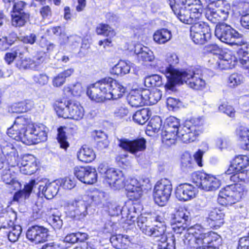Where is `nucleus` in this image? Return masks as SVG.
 <instances>
[{
    "instance_id": "1",
    "label": "nucleus",
    "mask_w": 249,
    "mask_h": 249,
    "mask_svg": "<svg viewBox=\"0 0 249 249\" xmlns=\"http://www.w3.org/2000/svg\"><path fill=\"white\" fill-rule=\"evenodd\" d=\"M126 88L114 78L106 76L89 85L86 93L89 98L96 103L116 100L122 97Z\"/></svg>"
},
{
    "instance_id": "2",
    "label": "nucleus",
    "mask_w": 249,
    "mask_h": 249,
    "mask_svg": "<svg viewBox=\"0 0 249 249\" xmlns=\"http://www.w3.org/2000/svg\"><path fill=\"white\" fill-rule=\"evenodd\" d=\"M205 130L203 120L200 117H192L187 119L179 132L163 128L161 132L163 142L170 146L176 143L178 138L183 142L188 143L196 141Z\"/></svg>"
},
{
    "instance_id": "3",
    "label": "nucleus",
    "mask_w": 249,
    "mask_h": 249,
    "mask_svg": "<svg viewBox=\"0 0 249 249\" xmlns=\"http://www.w3.org/2000/svg\"><path fill=\"white\" fill-rule=\"evenodd\" d=\"M170 7L178 19L185 24H191L202 16V4L200 0H169Z\"/></svg>"
},
{
    "instance_id": "4",
    "label": "nucleus",
    "mask_w": 249,
    "mask_h": 249,
    "mask_svg": "<svg viewBox=\"0 0 249 249\" xmlns=\"http://www.w3.org/2000/svg\"><path fill=\"white\" fill-rule=\"evenodd\" d=\"M52 107L58 118L77 121L82 120L85 115V110L81 103L67 97L54 100Z\"/></svg>"
},
{
    "instance_id": "5",
    "label": "nucleus",
    "mask_w": 249,
    "mask_h": 249,
    "mask_svg": "<svg viewBox=\"0 0 249 249\" xmlns=\"http://www.w3.org/2000/svg\"><path fill=\"white\" fill-rule=\"evenodd\" d=\"M142 210L140 204H134L127 209L126 221L128 225H131L137 222L138 226L141 231L146 235L153 237H160L164 233V227L155 225L154 227L148 226L145 223L147 221V217L141 214Z\"/></svg>"
},
{
    "instance_id": "6",
    "label": "nucleus",
    "mask_w": 249,
    "mask_h": 249,
    "mask_svg": "<svg viewBox=\"0 0 249 249\" xmlns=\"http://www.w3.org/2000/svg\"><path fill=\"white\" fill-rule=\"evenodd\" d=\"M203 70L199 66H189L182 69V73L175 82L177 85L186 83L189 87L195 90H201L206 87V82L203 78Z\"/></svg>"
},
{
    "instance_id": "7",
    "label": "nucleus",
    "mask_w": 249,
    "mask_h": 249,
    "mask_svg": "<svg viewBox=\"0 0 249 249\" xmlns=\"http://www.w3.org/2000/svg\"><path fill=\"white\" fill-rule=\"evenodd\" d=\"M175 236L181 239L184 244L188 248H191L195 245V242L204 232V229L199 225L189 227L186 223L182 224L176 223L172 227ZM171 235H172V234Z\"/></svg>"
},
{
    "instance_id": "8",
    "label": "nucleus",
    "mask_w": 249,
    "mask_h": 249,
    "mask_svg": "<svg viewBox=\"0 0 249 249\" xmlns=\"http://www.w3.org/2000/svg\"><path fill=\"white\" fill-rule=\"evenodd\" d=\"M247 190L239 184L228 185L219 191L217 197L218 203L228 207L240 201L247 195Z\"/></svg>"
},
{
    "instance_id": "9",
    "label": "nucleus",
    "mask_w": 249,
    "mask_h": 249,
    "mask_svg": "<svg viewBox=\"0 0 249 249\" xmlns=\"http://www.w3.org/2000/svg\"><path fill=\"white\" fill-rule=\"evenodd\" d=\"M27 3L23 0L14 2L10 12L11 24L15 28L19 29L25 26L31 19V14L26 11Z\"/></svg>"
},
{
    "instance_id": "10",
    "label": "nucleus",
    "mask_w": 249,
    "mask_h": 249,
    "mask_svg": "<svg viewBox=\"0 0 249 249\" xmlns=\"http://www.w3.org/2000/svg\"><path fill=\"white\" fill-rule=\"evenodd\" d=\"M165 61L167 65L165 69L161 71L167 78L165 88L168 90H173L175 88V82L182 73V69L179 70L175 68V65L179 62L177 55L175 53L167 55Z\"/></svg>"
},
{
    "instance_id": "11",
    "label": "nucleus",
    "mask_w": 249,
    "mask_h": 249,
    "mask_svg": "<svg viewBox=\"0 0 249 249\" xmlns=\"http://www.w3.org/2000/svg\"><path fill=\"white\" fill-rule=\"evenodd\" d=\"M191 179L198 187L207 191L216 190L221 185L220 181L215 177L203 171L193 172Z\"/></svg>"
},
{
    "instance_id": "12",
    "label": "nucleus",
    "mask_w": 249,
    "mask_h": 249,
    "mask_svg": "<svg viewBox=\"0 0 249 249\" xmlns=\"http://www.w3.org/2000/svg\"><path fill=\"white\" fill-rule=\"evenodd\" d=\"M198 20L190 24V36L196 44L202 45L210 38L211 31L207 23Z\"/></svg>"
},
{
    "instance_id": "13",
    "label": "nucleus",
    "mask_w": 249,
    "mask_h": 249,
    "mask_svg": "<svg viewBox=\"0 0 249 249\" xmlns=\"http://www.w3.org/2000/svg\"><path fill=\"white\" fill-rule=\"evenodd\" d=\"M172 191L171 184L166 179L158 181L155 185L153 197L155 203L160 206H165L168 201Z\"/></svg>"
},
{
    "instance_id": "14",
    "label": "nucleus",
    "mask_w": 249,
    "mask_h": 249,
    "mask_svg": "<svg viewBox=\"0 0 249 249\" xmlns=\"http://www.w3.org/2000/svg\"><path fill=\"white\" fill-rule=\"evenodd\" d=\"M47 127L42 124L34 123L24 137L25 143L36 144L47 141Z\"/></svg>"
},
{
    "instance_id": "15",
    "label": "nucleus",
    "mask_w": 249,
    "mask_h": 249,
    "mask_svg": "<svg viewBox=\"0 0 249 249\" xmlns=\"http://www.w3.org/2000/svg\"><path fill=\"white\" fill-rule=\"evenodd\" d=\"M221 245L220 236L217 233L210 231L205 232L197 239L194 247L195 249H219Z\"/></svg>"
},
{
    "instance_id": "16",
    "label": "nucleus",
    "mask_w": 249,
    "mask_h": 249,
    "mask_svg": "<svg viewBox=\"0 0 249 249\" xmlns=\"http://www.w3.org/2000/svg\"><path fill=\"white\" fill-rule=\"evenodd\" d=\"M208 64L214 70L231 69L234 65V56L230 52H222L210 57Z\"/></svg>"
},
{
    "instance_id": "17",
    "label": "nucleus",
    "mask_w": 249,
    "mask_h": 249,
    "mask_svg": "<svg viewBox=\"0 0 249 249\" xmlns=\"http://www.w3.org/2000/svg\"><path fill=\"white\" fill-rule=\"evenodd\" d=\"M214 34L221 41L228 44H233L234 40L240 37V34L237 31L224 23L216 25Z\"/></svg>"
},
{
    "instance_id": "18",
    "label": "nucleus",
    "mask_w": 249,
    "mask_h": 249,
    "mask_svg": "<svg viewBox=\"0 0 249 249\" xmlns=\"http://www.w3.org/2000/svg\"><path fill=\"white\" fill-rule=\"evenodd\" d=\"M118 146L125 151L135 155L146 149V141L143 137L132 140L123 138L119 140Z\"/></svg>"
},
{
    "instance_id": "19",
    "label": "nucleus",
    "mask_w": 249,
    "mask_h": 249,
    "mask_svg": "<svg viewBox=\"0 0 249 249\" xmlns=\"http://www.w3.org/2000/svg\"><path fill=\"white\" fill-rule=\"evenodd\" d=\"M231 10V5L222 0H218L216 3V8L211 11L210 20L213 23L220 24L226 20Z\"/></svg>"
},
{
    "instance_id": "20",
    "label": "nucleus",
    "mask_w": 249,
    "mask_h": 249,
    "mask_svg": "<svg viewBox=\"0 0 249 249\" xmlns=\"http://www.w3.org/2000/svg\"><path fill=\"white\" fill-rule=\"evenodd\" d=\"M26 236L28 240L35 244L43 243L47 240L48 230L43 226L34 225L28 229Z\"/></svg>"
},
{
    "instance_id": "21",
    "label": "nucleus",
    "mask_w": 249,
    "mask_h": 249,
    "mask_svg": "<svg viewBox=\"0 0 249 249\" xmlns=\"http://www.w3.org/2000/svg\"><path fill=\"white\" fill-rule=\"evenodd\" d=\"M197 194V188L187 183L179 184L175 191L176 197L179 200L184 201L195 197Z\"/></svg>"
},
{
    "instance_id": "22",
    "label": "nucleus",
    "mask_w": 249,
    "mask_h": 249,
    "mask_svg": "<svg viewBox=\"0 0 249 249\" xmlns=\"http://www.w3.org/2000/svg\"><path fill=\"white\" fill-rule=\"evenodd\" d=\"M225 213L219 208L211 209L207 217V221L210 228L213 229L219 228L224 223Z\"/></svg>"
},
{
    "instance_id": "23",
    "label": "nucleus",
    "mask_w": 249,
    "mask_h": 249,
    "mask_svg": "<svg viewBox=\"0 0 249 249\" xmlns=\"http://www.w3.org/2000/svg\"><path fill=\"white\" fill-rule=\"evenodd\" d=\"M60 184L54 180L52 182L46 183L45 185H39L38 190L39 192L47 199H51L55 196L59 189Z\"/></svg>"
},
{
    "instance_id": "24",
    "label": "nucleus",
    "mask_w": 249,
    "mask_h": 249,
    "mask_svg": "<svg viewBox=\"0 0 249 249\" xmlns=\"http://www.w3.org/2000/svg\"><path fill=\"white\" fill-rule=\"evenodd\" d=\"M110 241L116 249H128L131 244V240L127 235L116 234L112 235Z\"/></svg>"
},
{
    "instance_id": "25",
    "label": "nucleus",
    "mask_w": 249,
    "mask_h": 249,
    "mask_svg": "<svg viewBox=\"0 0 249 249\" xmlns=\"http://www.w3.org/2000/svg\"><path fill=\"white\" fill-rule=\"evenodd\" d=\"M77 156L79 161L88 163L91 162L95 159L96 154L92 148L84 145L79 149Z\"/></svg>"
},
{
    "instance_id": "26",
    "label": "nucleus",
    "mask_w": 249,
    "mask_h": 249,
    "mask_svg": "<svg viewBox=\"0 0 249 249\" xmlns=\"http://www.w3.org/2000/svg\"><path fill=\"white\" fill-rule=\"evenodd\" d=\"M143 96L145 105L156 104L161 98V91L157 89H143Z\"/></svg>"
},
{
    "instance_id": "27",
    "label": "nucleus",
    "mask_w": 249,
    "mask_h": 249,
    "mask_svg": "<svg viewBox=\"0 0 249 249\" xmlns=\"http://www.w3.org/2000/svg\"><path fill=\"white\" fill-rule=\"evenodd\" d=\"M17 218V213L12 210H9L0 215V229L7 228L15 225Z\"/></svg>"
},
{
    "instance_id": "28",
    "label": "nucleus",
    "mask_w": 249,
    "mask_h": 249,
    "mask_svg": "<svg viewBox=\"0 0 249 249\" xmlns=\"http://www.w3.org/2000/svg\"><path fill=\"white\" fill-rule=\"evenodd\" d=\"M1 179L5 184L8 185V188L11 191L18 190L21 187L20 183L13 177L9 168H5L2 171Z\"/></svg>"
},
{
    "instance_id": "29",
    "label": "nucleus",
    "mask_w": 249,
    "mask_h": 249,
    "mask_svg": "<svg viewBox=\"0 0 249 249\" xmlns=\"http://www.w3.org/2000/svg\"><path fill=\"white\" fill-rule=\"evenodd\" d=\"M128 102L131 106L135 107L145 106L143 96V89H136L132 91L129 97Z\"/></svg>"
},
{
    "instance_id": "30",
    "label": "nucleus",
    "mask_w": 249,
    "mask_h": 249,
    "mask_svg": "<svg viewBox=\"0 0 249 249\" xmlns=\"http://www.w3.org/2000/svg\"><path fill=\"white\" fill-rule=\"evenodd\" d=\"M172 37L171 32L166 28L157 30L153 34V40L158 44H163L169 41Z\"/></svg>"
},
{
    "instance_id": "31",
    "label": "nucleus",
    "mask_w": 249,
    "mask_h": 249,
    "mask_svg": "<svg viewBox=\"0 0 249 249\" xmlns=\"http://www.w3.org/2000/svg\"><path fill=\"white\" fill-rule=\"evenodd\" d=\"M33 123L34 122L32 121L30 117H28L25 115H21L15 118L13 124L22 130L24 137Z\"/></svg>"
},
{
    "instance_id": "32",
    "label": "nucleus",
    "mask_w": 249,
    "mask_h": 249,
    "mask_svg": "<svg viewBox=\"0 0 249 249\" xmlns=\"http://www.w3.org/2000/svg\"><path fill=\"white\" fill-rule=\"evenodd\" d=\"M232 163L238 172L247 173L248 170L247 168L249 166V155L236 156L232 160Z\"/></svg>"
},
{
    "instance_id": "33",
    "label": "nucleus",
    "mask_w": 249,
    "mask_h": 249,
    "mask_svg": "<svg viewBox=\"0 0 249 249\" xmlns=\"http://www.w3.org/2000/svg\"><path fill=\"white\" fill-rule=\"evenodd\" d=\"M126 195L131 201H138L142 197L143 194L142 188L131 184H127L126 188Z\"/></svg>"
},
{
    "instance_id": "34",
    "label": "nucleus",
    "mask_w": 249,
    "mask_h": 249,
    "mask_svg": "<svg viewBox=\"0 0 249 249\" xmlns=\"http://www.w3.org/2000/svg\"><path fill=\"white\" fill-rule=\"evenodd\" d=\"M151 111L148 108H143L136 111L133 115V120L136 123L142 125L150 118Z\"/></svg>"
},
{
    "instance_id": "35",
    "label": "nucleus",
    "mask_w": 249,
    "mask_h": 249,
    "mask_svg": "<svg viewBox=\"0 0 249 249\" xmlns=\"http://www.w3.org/2000/svg\"><path fill=\"white\" fill-rule=\"evenodd\" d=\"M162 121L160 117L156 116L152 117L149 121L146 129V133L149 136L153 133H158L160 129Z\"/></svg>"
},
{
    "instance_id": "36",
    "label": "nucleus",
    "mask_w": 249,
    "mask_h": 249,
    "mask_svg": "<svg viewBox=\"0 0 249 249\" xmlns=\"http://www.w3.org/2000/svg\"><path fill=\"white\" fill-rule=\"evenodd\" d=\"M95 32L98 36L114 37L116 35V33L114 29L109 24L103 22L99 23L96 26Z\"/></svg>"
},
{
    "instance_id": "37",
    "label": "nucleus",
    "mask_w": 249,
    "mask_h": 249,
    "mask_svg": "<svg viewBox=\"0 0 249 249\" xmlns=\"http://www.w3.org/2000/svg\"><path fill=\"white\" fill-rule=\"evenodd\" d=\"M130 65L124 60H120L117 64L114 66L111 71L112 75L122 76L129 72Z\"/></svg>"
},
{
    "instance_id": "38",
    "label": "nucleus",
    "mask_w": 249,
    "mask_h": 249,
    "mask_svg": "<svg viewBox=\"0 0 249 249\" xmlns=\"http://www.w3.org/2000/svg\"><path fill=\"white\" fill-rule=\"evenodd\" d=\"M73 72V69H68L59 73L52 80L53 86L56 88L62 86L65 83L66 78L70 77Z\"/></svg>"
},
{
    "instance_id": "39",
    "label": "nucleus",
    "mask_w": 249,
    "mask_h": 249,
    "mask_svg": "<svg viewBox=\"0 0 249 249\" xmlns=\"http://www.w3.org/2000/svg\"><path fill=\"white\" fill-rule=\"evenodd\" d=\"M120 174L114 168H108L105 173V181L109 185H119L116 183L120 179Z\"/></svg>"
},
{
    "instance_id": "40",
    "label": "nucleus",
    "mask_w": 249,
    "mask_h": 249,
    "mask_svg": "<svg viewBox=\"0 0 249 249\" xmlns=\"http://www.w3.org/2000/svg\"><path fill=\"white\" fill-rule=\"evenodd\" d=\"M144 84L148 88L155 89V87H159L162 85V78L160 75L156 74L147 75L144 78Z\"/></svg>"
},
{
    "instance_id": "41",
    "label": "nucleus",
    "mask_w": 249,
    "mask_h": 249,
    "mask_svg": "<svg viewBox=\"0 0 249 249\" xmlns=\"http://www.w3.org/2000/svg\"><path fill=\"white\" fill-rule=\"evenodd\" d=\"M238 54L240 63L249 71V44L241 48Z\"/></svg>"
},
{
    "instance_id": "42",
    "label": "nucleus",
    "mask_w": 249,
    "mask_h": 249,
    "mask_svg": "<svg viewBox=\"0 0 249 249\" xmlns=\"http://www.w3.org/2000/svg\"><path fill=\"white\" fill-rule=\"evenodd\" d=\"M7 134L8 136L12 139L18 141L22 142L25 143L24 141V137L23 136V132L20 129L18 128L15 124H13L7 130Z\"/></svg>"
},
{
    "instance_id": "43",
    "label": "nucleus",
    "mask_w": 249,
    "mask_h": 249,
    "mask_svg": "<svg viewBox=\"0 0 249 249\" xmlns=\"http://www.w3.org/2000/svg\"><path fill=\"white\" fill-rule=\"evenodd\" d=\"M193 159L190 154H184L181 158L180 168L185 173L192 171L194 168Z\"/></svg>"
},
{
    "instance_id": "44",
    "label": "nucleus",
    "mask_w": 249,
    "mask_h": 249,
    "mask_svg": "<svg viewBox=\"0 0 249 249\" xmlns=\"http://www.w3.org/2000/svg\"><path fill=\"white\" fill-rule=\"evenodd\" d=\"M36 164L33 161L22 160L20 167V172L24 175H31L36 172Z\"/></svg>"
},
{
    "instance_id": "45",
    "label": "nucleus",
    "mask_w": 249,
    "mask_h": 249,
    "mask_svg": "<svg viewBox=\"0 0 249 249\" xmlns=\"http://www.w3.org/2000/svg\"><path fill=\"white\" fill-rule=\"evenodd\" d=\"M6 229L8 230L6 232L9 240L13 243L18 241L22 232L21 227L15 224Z\"/></svg>"
},
{
    "instance_id": "46",
    "label": "nucleus",
    "mask_w": 249,
    "mask_h": 249,
    "mask_svg": "<svg viewBox=\"0 0 249 249\" xmlns=\"http://www.w3.org/2000/svg\"><path fill=\"white\" fill-rule=\"evenodd\" d=\"M32 105L30 101H22L15 103L12 106V112L16 113H22L30 110Z\"/></svg>"
},
{
    "instance_id": "47",
    "label": "nucleus",
    "mask_w": 249,
    "mask_h": 249,
    "mask_svg": "<svg viewBox=\"0 0 249 249\" xmlns=\"http://www.w3.org/2000/svg\"><path fill=\"white\" fill-rule=\"evenodd\" d=\"M92 137L97 146L100 148H106L107 146V137L102 131L94 130Z\"/></svg>"
},
{
    "instance_id": "48",
    "label": "nucleus",
    "mask_w": 249,
    "mask_h": 249,
    "mask_svg": "<svg viewBox=\"0 0 249 249\" xmlns=\"http://www.w3.org/2000/svg\"><path fill=\"white\" fill-rule=\"evenodd\" d=\"M23 47L21 45H17L14 47L11 52L5 53L4 60L8 65H11L15 61L18 55L21 54V51Z\"/></svg>"
},
{
    "instance_id": "49",
    "label": "nucleus",
    "mask_w": 249,
    "mask_h": 249,
    "mask_svg": "<svg viewBox=\"0 0 249 249\" xmlns=\"http://www.w3.org/2000/svg\"><path fill=\"white\" fill-rule=\"evenodd\" d=\"M68 136L64 127L60 126L57 128L56 139L61 149L66 150L70 146V143L67 140Z\"/></svg>"
},
{
    "instance_id": "50",
    "label": "nucleus",
    "mask_w": 249,
    "mask_h": 249,
    "mask_svg": "<svg viewBox=\"0 0 249 249\" xmlns=\"http://www.w3.org/2000/svg\"><path fill=\"white\" fill-rule=\"evenodd\" d=\"M16 67L20 70L30 69L33 66H35L34 60L29 57H19L16 61Z\"/></svg>"
},
{
    "instance_id": "51",
    "label": "nucleus",
    "mask_w": 249,
    "mask_h": 249,
    "mask_svg": "<svg viewBox=\"0 0 249 249\" xmlns=\"http://www.w3.org/2000/svg\"><path fill=\"white\" fill-rule=\"evenodd\" d=\"M180 126V120L174 116H170L166 119L165 125L163 128L167 129L169 132H171V130L179 132Z\"/></svg>"
},
{
    "instance_id": "52",
    "label": "nucleus",
    "mask_w": 249,
    "mask_h": 249,
    "mask_svg": "<svg viewBox=\"0 0 249 249\" xmlns=\"http://www.w3.org/2000/svg\"><path fill=\"white\" fill-rule=\"evenodd\" d=\"M97 178L98 174L96 169L89 166V167H88V171L86 173L82 182L88 184H92L97 182Z\"/></svg>"
},
{
    "instance_id": "53",
    "label": "nucleus",
    "mask_w": 249,
    "mask_h": 249,
    "mask_svg": "<svg viewBox=\"0 0 249 249\" xmlns=\"http://www.w3.org/2000/svg\"><path fill=\"white\" fill-rule=\"evenodd\" d=\"M189 212L186 208L184 206L178 207L175 214V219L178 223V224L186 223L189 219Z\"/></svg>"
},
{
    "instance_id": "54",
    "label": "nucleus",
    "mask_w": 249,
    "mask_h": 249,
    "mask_svg": "<svg viewBox=\"0 0 249 249\" xmlns=\"http://www.w3.org/2000/svg\"><path fill=\"white\" fill-rule=\"evenodd\" d=\"M39 14L43 21H48L52 18L53 10L49 5H43L39 9Z\"/></svg>"
},
{
    "instance_id": "55",
    "label": "nucleus",
    "mask_w": 249,
    "mask_h": 249,
    "mask_svg": "<svg viewBox=\"0 0 249 249\" xmlns=\"http://www.w3.org/2000/svg\"><path fill=\"white\" fill-rule=\"evenodd\" d=\"M243 82V77L240 74L233 73L228 78V84L230 87L234 88Z\"/></svg>"
},
{
    "instance_id": "56",
    "label": "nucleus",
    "mask_w": 249,
    "mask_h": 249,
    "mask_svg": "<svg viewBox=\"0 0 249 249\" xmlns=\"http://www.w3.org/2000/svg\"><path fill=\"white\" fill-rule=\"evenodd\" d=\"M158 249H176V237L174 235L166 236L165 242L159 245Z\"/></svg>"
},
{
    "instance_id": "57",
    "label": "nucleus",
    "mask_w": 249,
    "mask_h": 249,
    "mask_svg": "<svg viewBox=\"0 0 249 249\" xmlns=\"http://www.w3.org/2000/svg\"><path fill=\"white\" fill-rule=\"evenodd\" d=\"M218 109L220 111L227 114L231 117H234L235 116V111L232 106L229 105L228 103H223L221 104Z\"/></svg>"
},
{
    "instance_id": "58",
    "label": "nucleus",
    "mask_w": 249,
    "mask_h": 249,
    "mask_svg": "<svg viewBox=\"0 0 249 249\" xmlns=\"http://www.w3.org/2000/svg\"><path fill=\"white\" fill-rule=\"evenodd\" d=\"M89 166H77L74 168V176L82 182Z\"/></svg>"
},
{
    "instance_id": "59",
    "label": "nucleus",
    "mask_w": 249,
    "mask_h": 249,
    "mask_svg": "<svg viewBox=\"0 0 249 249\" xmlns=\"http://www.w3.org/2000/svg\"><path fill=\"white\" fill-rule=\"evenodd\" d=\"M236 10L240 15H244L249 12V1L239 0L236 5Z\"/></svg>"
},
{
    "instance_id": "60",
    "label": "nucleus",
    "mask_w": 249,
    "mask_h": 249,
    "mask_svg": "<svg viewBox=\"0 0 249 249\" xmlns=\"http://www.w3.org/2000/svg\"><path fill=\"white\" fill-rule=\"evenodd\" d=\"M33 79L34 83L40 86L46 85L49 81V77L47 74L44 73L35 75Z\"/></svg>"
},
{
    "instance_id": "61",
    "label": "nucleus",
    "mask_w": 249,
    "mask_h": 249,
    "mask_svg": "<svg viewBox=\"0 0 249 249\" xmlns=\"http://www.w3.org/2000/svg\"><path fill=\"white\" fill-rule=\"evenodd\" d=\"M61 183L65 189L71 190L75 186L76 180L72 176H67L62 179Z\"/></svg>"
},
{
    "instance_id": "62",
    "label": "nucleus",
    "mask_w": 249,
    "mask_h": 249,
    "mask_svg": "<svg viewBox=\"0 0 249 249\" xmlns=\"http://www.w3.org/2000/svg\"><path fill=\"white\" fill-rule=\"evenodd\" d=\"M67 133L68 137H74L77 134L78 126L72 123H70L67 126H61Z\"/></svg>"
},
{
    "instance_id": "63",
    "label": "nucleus",
    "mask_w": 249,
    "mask_h": 249,
    "mask_svg": "<svg viewBox=\"0 0 249 249\" xmlns=\"http://www.w3.org/2000/svg\"><path fill=\"white\" fill-rule=\"evenodd\" d=\"M236 133L241 142L247 138H249V129L244 126H240L236 130Z\"/></svg>"
},
{
    "instance_id": "64",
    "label": "nucleus",
    "mask_w": 249,
    "mask_h": 249,
    "mask_svg": "<svg viewBox=\"0 0 249 249\" xmlns=\"http://www.w3.org/2000/svg\"><path fill=\"white\" fill-rule=\"evenodd\" d=\"M236 249H249V236L248 235L239 238Z\"/></svg>"
}]
</instances>
